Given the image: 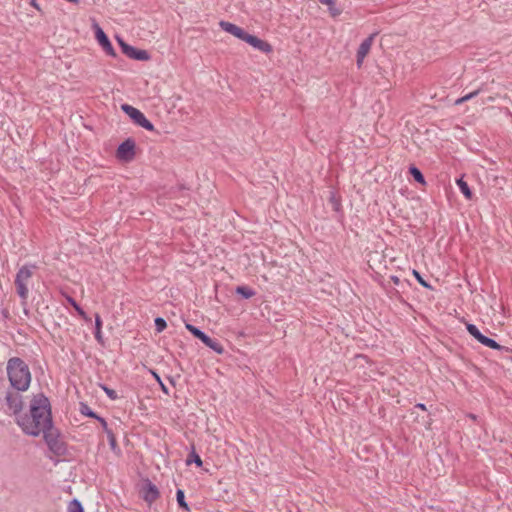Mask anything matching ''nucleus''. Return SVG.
<instances>
[{"label": "nucleus", "instance_id": "obj_37", "mask_svg": "<svg viewBox=\"0 0 512 512\" xmlns=\"http://www.w3.org/2000/svg\"><path fill=\"white\" fill-rule=\"evenodd\" d=\"M464 99L462 97L458 98L457 100H455V105H460L462 103H464Z\"/></svg>", "mask_w": 512, "mask_h": 512}, {"label": "nucleus", "instance_id": "obj_6", "mask_svg": "<svg viewBox=\"0 0 512 512\" xmlns=\"http://www.w3.org/2000/svg\"><path fill=\"white\" fill-rule=\"evenodd\" d=\"M32 277V270L28 266H23L19 269L15 278V288L18 296L21 298L22 305L27 304L28 298V283Z\"/></svg>", "mask_w": 512, "mask_h": 512}, {"label": "nucleus", "instance_id": "obj_7", "mask_svg": "<svg viewBox=\"0 0 512 512\" xmlns=\"http://www.w3.org/2000/svg\"><path fill=\"white\" fill-rule=\"evenodd\" d=\"M123 112H125L135 124L138 126L148 130L153 131L154 125L145 117V115L137 108L129 105L123 104L121 106Z\"/></svg>", "mask_w": 512, "mask_h": 512}, {"label": "nucleus", "instance_id": "obj_38", "mask_svg": "<svg viewBox=\"0 0 512 512\" xmlns=\"http://www.w3.org/2000/svg\"><path fill=\"white\" fill-rule=\"evenodd\" d=\"M160 385H161L162 390H163L166 394H168V390H167L166 386H165L162 382L160 383Z\"/></svg>", "mask_w": 512, "mask_h": 512}, {"label": "nucleus", "instance_id": "obj_36", "mask_svg": "<svg viewBox=\"0 0 512 512\" xmlns=\"http://www.w3.org/2000/svg\"><path fill=\"white\" fill-rule=\"evenodd\" d=\"M415 408L421 409V410H423V411H425V410H426V406H425V404H423V403H418V404H416V405H415Z\"/></svg>", "mask_w": 512, "mask_h": 512}, {"label": "nucleus", "instance_id": "obj_25", "mask_svg": "<svg viewBox=\"0 0 512 512\" xmlns=\"http://www.w3.org/2000/svg\"><path fill=\"white\" fill-rule=\"evenodd\" d=\"M412 274L414 275V277L416 278L420 285H422L424 288L432 289V286L426 280H424V278L417 270L414 269L412 271Z\"/></svg>", "mask_w": 512, "mask_h": 512}, {"label": "nucleus", "instance_id": "obj_3", "mask_svg": "<svg viewBox=\"0 0 512 512\" xmlns=\"http://www.w3.org/2000/svg\"><path fill=\"white\" fill-rule=\"evenodd\" d=\"M219 25L225 32L230 33L231 35L248 43L253 48L265 54H269L273 51L272 45L269 44L267 41H264L255 35L247 33L244 29L233 23L222 20L220 21Z\"/></svg>", "mask_w": 512, "mask_h": 512}, {"label": "nucleus", "instance_id": "obj_35", "mask_svg": "<svg viewBox=\"0 0 512 512\" xmlns=\"http://www.w3.org/2000/svg\"><path fill=\"white\" fill-rule=\"evenodd\" d=\"M390 279L395 285L400 283V279L397 276H391Z\"/></svg>", "mask_w": 512, "mask_h": 512}, {"label": "nucleus", "instance_id": "obj_32", "mask_svg": "<svg viewBox=\"0 0 512 512\" xmlns=\"http://www.w3.org/2000/svg\"><path fill=\"white\" fill-rule=\"evenodd\" d=\"M30 5L32 7H34L36 10H38L39 12H42V9L41 7L39 6V4L37 3V0H31L30 1Z\"/></svg>", "mask_w": 512, "mask_h": 512}, {"label": "nucleus", "instance_id": "obj_18", "mask_svg": "<svg viewBox=\"0 0 512 512\" xmlns=\"http://www.w3.org/2000/svg\"><path fill=\"white\" fill-rule=\"evenodd\" d=\"M176 500L181 509H183L186 512H190V507L187 504V502L185 501V494H184L183 490L178 489L176 491Z\"/></svg>", "mask_w": 512, "mask_h": 512}, {"label": "nucleus", "instance_id": "obj_29", "mask_svg": "<svg viewBox=\"0 0 512 512\" xmlns=\"http://www.w3.org/2000/svg\"><path fill=\"white\" fill-rule=\"evenodd\" d=\"M96 420H98V421L100 422V424H101V426H102V428H103V430L105 431V433H106V434H107L108 432H111V431H112V430L108 427V424H107V422H106V420H105L104 418H102L101 416H98Z\"/></svg>", "mask_w": 512, "mask_h": 512}, {"label": "nucleus", "instance_id": "obj_27", "mask_svg": "<svg viewBox=\"0 0 512 512\" xmlns=\"http://www.w3.org/2000/svg\"><path fill=\"white\" fill-rule=\"evenodd\" d=\"M101 388L111 400H116L118 398V395L115 390L109 388L106 385H101Z\"/></svg>", "mask_w": 512, "mask_h": 512}, {"label": "nucleus", "instance_id": "obj_16", "mask_svg": "<svg viewBox=\"0 0 512 512\" xmlns=\"http://www.w3.org/2000/svg\"><path fill=\"white\" fill-rule=\"evenodd\" d=\"M186 328L194 337H196L197 339L201 340L203 343H204V341L208 337L207 334H205L202 330H200L199 328L195 327L192 324H188L187 323L186 324Z\"/></svg>", "mask_w": 512, "mask_h": 512}, {"label": "nucleus", "instance_id": "obj_28", "mask_svg": "<svg viewBox=\"0 0 512 512\" xmlns=\"http://www.w3.org/2000/svg\"><path fill=\"white\" fill-rule=\"evenodd\" d=\"M484 85H481V87H479L477 90L471 92V93H468L466 94L465 96H463L462 98L464 99V101H468V100H471L473 98H475L477 95H479V93H481L482 91H484Z\"/></svg>", "mask_w": 512, "mask_h": 512}, {"label": "nucleus", "instance_id": "obj_10", "mask_svg": "<svg viewBox=\"0 0 512 512\" xmlns=\"http://www.w3.org/2000/svg\"><path fill=\"white\" fill-rule=\"evenodd\" d=\"M119 45L122 52L129 58L139 61H147L150 59V55L146 50L137 49L127 44L122 39L118 38Z\"/></svg>", "mask_w": 512, "mask_h": 512}, {"label": "nucleus", "instance_id": "obj_39", "mask_svg": "<svg viewBox=\"0 0 512 512\" xmlns=\"http://www.w3.org/2000/svg\"><path fill=\"white\" fill-rule=\"evenodd\" d=\"M153 374H154V376H155L156 380H157V381L159 382V384H160V383L162 382V381H161V379H160V377H159L156 373H153Z\"/></svg>", "mask_w": 512, "mask_h": 512}, {"label": "nucleus", "instance_id": "obj_22", "mask_svg": "<svg viewBox=\"0 0 512 512\" xmlns=\"http://www.w3.org/2000/svg\"><path fill=\"white\" fill-rule=\"evenodd\" d=\"M68 512H84V508L79 500L73 499L68 505Z\"/></svg>", "mask_w": 512, "mask_h": 512}, {"label": "nucleus", "instance_id": "obj_31", "mask_svg": "<svg viewBox=\"0 0 512 512\" xmlns=\"http://www.w3.org/2000/svg\"><path fill=\"white\" fill-rule=\"evenodd\" d=\"M102 329V319L99 314L95 315V330Z\"/></svg>", "mask_w": 512, "mask_h": 512}, {"label": "nucleus", "instance_id": "obj_14", "mask_svg": "<svg viewBox=\"0 0 512 512\" xmlns=\"http://www.w3.org/2000/svg\"><path fill=\"white\" fill-rule=\"evenodd\" d=\"M204 344L209 347L210 349H212L213 351H215L217 354H223L224 353V347L222 346V344L216 340V339H213L211 337H207V339L204 341Z\"/></svg>", "mask_w": 512, "mask_h": 512}, {"label": "nucleus", "instance_id": "obj_33", "mask_svg": "<svg viewBox=\"0 0 512 512\" xmlns=\"http://www.w3.org/2000/svg\"><path fill=\"white\" fill-rule=\"evenodd\" d=\"M322 4H326L328 6H333L335 4V0H319Z\"/></svg>", "mask_w": 512, "mask_h": 512}, {"label": "nucleus", "instance_id": "obj_21", "mask_svg": "<svg viewBox=\"0 0 512 512\" xmlns=\"http://www.w3.org/2000/svg\"><path fill=\"white\" fill-rule=\"evenodd\" d=\"M191 463H195L198 467L202 466V460L200 456L193 450L186 459V464L190 465Z\"/></svg>", "mask_w": 512, "mask_h": 512}, {"label": "nucleus", "instance_id": "obj_8", "mask_svg": "<svg viewBox=\"0 0 512 512\" xmlns=\"http://www.w3.org/2000/svg\"><path fill=\"white\" fill-rule=\"evenodd\" d=\"M136 143L133 139L128 138L123 141L116 150V157L122 162H131L135 157Z\"/></svg>", "mask_w": 512, "mask_h": 512}, {"label": "nucleus", "instance_id": "obj_23", "mask_svg": "<svg viewBox=\"0 0 512 512\" xmlns=\"http://www.w3.org/2000/svg\"><path fill=\"white\" fill-rule=\"evenodd\" d=\"M68 302L75 308V310L83 319H85L86 321L90 320L87 317L85 311L78 305V303L72 297H68Z\"/></svg>", "mask_w": 512, "mask_h": 512}, {"label": "nucleus", "instance_id": "obj_12", "mask_svg": "<svg viewBox=\"0 0 512 512\" xmlns=\"http://www.w3.org/2000/svg\"><path fill=\"white\" fill-rule=\"evenodd\" d=\"M95 37L100 44V46L103 48V50L106 52L109 56H116L115 50L106 35V33L99 27V25L96 23L95 25Z\"/></svg>", "mask_w": 512, "mask_h": 512}, {"label": "nucleus", "instance_id": "obj_26", "mask_svg": "<svg viewBox=\"0 0 512 512\" xmlns=\"http://www.w3.org/2000/svg\"><path fill=\"white\" fill-rule=\"evenodd\" d=\"M166 327L167 323L163 318L157 317L155 319V329L157 332H162Z\"/></svg>", "mask_w": 512, "mask_h": 512}, {"label": "nucleus", "instance_id": "obj_1", "mask_svg": "<svg viewBox=\"0 0 512 512\" xmlns=\"http://www.w3.org/2000/svg\"><path fill=\"white\" fill-rule=\"evenodd\" d=\"M50 400L43 393L33 395L29 403V411L15 419L25 435L38 437L45 425L52 420Z\"/></svg>", "mask_w": 512, "mask_h": 512}, {"label": "nucleus", "instance_id": "obj_24", "mask_svg": "<svg viewBox=\"0 0 512 512\" xmlns=\"http://www.w3.org/2000/svg\"><path fill=\"white\" fill-rule=\"evenodd\" d=\"M107 438H108V442H109L111 450L114 452H116L117 450L119 451V447L117 445V440H116V437H115L113 431L107 433Z\"/></svg>", "mask_w": 512, "mask_h": 512}, {"label": "nucleus", "instance_id": "obj_9", "mask_svg": "<svg viewBox=\"0 0 512 512\" xmlns=\"http://www.w3.org/2000/svg\"><path fill=\"white\" fill-rule=\"evenodd\" d=\"M139 493L141 498L149 505H151L160 497L159 489L149 479L142 481Z\"/></svg>", "mask_w": 512, "mask_h": 512}, {"label": "nucleus", "instance_id": "obj_19", "mask_svg": "<svg viewBox=\"0 0 512 512\" xmlns=\"http://www.w3.org/2000/svg\"><path fill=\"white\" fill-rule=\"evenodd\" d=\"M236 293L244 299H249L256 294L255 291L248 286H238L236 288Z\"/></svg>", "mask_w": 512, "mask_h": 512}, {"label": "nucleus", "instance_id": "obj_34", "mask_svg": "<svg viewBox=\"0 0 512 512\" xmlns=\"http://www.w3.org/2000/svg\"><path fill=\"white\" fill-rule=\"evenodd\" d=\"M329 7H330L331 14H332L333 16H337V15H339V14H340V11H339V10L334 9L332 6H329Z\"/></svg>", "mask_w": 512, "mask_h": 512}, {"label": "nucleus", "instance_id": "obj_20", "mask_svg": "<svg viewBox=\"0 0 512 512\" xmlns=\"http://www.w3.org/2000/svg\"><path fill=\"white\" fill-rule=\"evenodd\" d=\"M80 412L90 418L97 419L98 415L85 403H80Z\"/></svg>", "mask_w": 512, "mask_h": 512}, {"label": "nucleus", "instance_id": "obj_40", "mask_svg": "<svg viewBox=\"0 0 512 512\" xmlns=\"http://www.w3.org/2000/svg\"><path fill=\"white\" fill-rule=\"evenodd\" d=\"M470 417H471V419H476V416L473 414H471Z\"/></svg>", "mask_w": 512, "mask_h": 512}, {"label": "nucleus", "instance_id": "obj_13", "mask_svg": "<svg viewBox=\"0 0 512 512\" xmlns=\"http://www.w3.org/2000/svg\"><path fill=\"white\" fill-rule=\"evenodd\" d=\"M376 35H377V33H372L369 37H367L365 40H363L362 43L360 44V46L357 50V55H356V58H357L356 62H357V66L359 68L362 66V63H363L365 57L369 53Z\"/></svg>", "mask_w": 512, "mask_h": 512}, {"label": "nucleus", "instance_id": "obj_5", "mask_svg": "<svg viewBox=\"0 0 512 512\" xmlns=\"http://www.w3.org/2000/svg\"><path fill=\"white\" fill-rule=\"evenodd\" d=\"M21 392L22 391L10 388L6 391L5 394V402L7 405V410L5 413L9 416H14L15 419L23 415L22 411L24 408V400Z\"/></svg>", "mask_w": 512, "mask_h": 512}, {"label": "nucleus", "instance_id": "obj_4", "mask_svg": "<svg viewBox=\"0 0 512 512\" xmlns=\"http://www.w3.org/2000/svg\"><path fill=\"white\" fill-rule=\"evenodd\" d=\"M41 433L48 448L53 453L61 455L65 451V444L60 440V431L54 426L53 419L50 425H45Z\"/></svg>", "mask_w": 512, "mask_h": 512}, {"label": "nucleus", "instance_id": "obj_15", "mask_svg": "<svg viewBox=\"0 0 512 512\" xmlns=\"http://www.w3.org/2000/svg\"><path fill=\"white\" fill-rule=\"evenodd\" d=\"M457 185L461 191V193L469 200L472 199L473 193L466 181H464L462 178L457 179Z\"/></svg>", "mask_w": 512, "mask_h": 512}, {"label": "nucleus", "instance_id": "obj_17", "mask_svg": "<svg viewBox=\"0 0 512 512\" xmlns=\"http://www.w3.org/2000/svg\"><path fill=\"white\" fill-rule=\"evenodd\" d=\"M409 173L411 174V176L414 178V180L417 183L422 184V185L426 184L424 175L422 174V172L416 166H414V165L410 166L409 167Z\"/></svg>", "mask_w": 512, "mask_h": 512}, {"label": "nucleus", "instance_id": "obj_30", "mask_svg": "<svg viewBox=\"0 0 512 512\" xmlns=\"http://www.w3.org/2000/svg\"><path fill=\"white\" fill-rule=\"evenodd\" d=\"M95 339L97 340V342L101 345H104V339H103V336H102V331L101 330H95Z\"/></svg>", "mask_w": 512, "mask_h": 512}, {"label": "nucleus", "instance_id": "obj_2", "mask_svg": "<svg viewBox=\"0 0 512 512\" xmlns=\"http://www.w3.org/2000/svg\"><path fill=\"white\" fill-rule=\"evenodd\" d=\"M6 371L11 388L18 391L28 390L32 375L23 359L11 357L7 362Z\"/></svg>", "mask_w": 512, "mask_h": 512}, {"label": "nucleus", "instance_id": "obj_11", "mask_svg": "<svg viewBox=\"0 0 512 512\" xmlns=\"http://www.w3.org/2000/svg\"><path fill=\"white\" fill-rule=\"evenodd\" d=\"M466 329L471 336L477 339L484 346L495 350H500L502 348L494 339L483 335L474 324L467 323Z\"/></svg>", "mask_w": 512, "mask_h": 512}]
</instances>
